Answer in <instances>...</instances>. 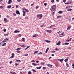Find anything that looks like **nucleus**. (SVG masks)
Wrapping results in <instances>:
<instances>
[{
	"label": "nucleus",
	"mask_w": 74,
	"mask_h": 74,
	"mask_svg": "<svg viewBox=\"0 0 74 74\" xmlns=\"http://www.w3.org/2000/svg\"><path fill=\"white\" fill-rule=\"evenodd\" d=\"M50 10L51 11L53 12V13L54 14V13L56 11V6L55 5H53L51 8Z\"/></svg>",
	"instance_id": "f257e3e1"
},
{
	"label": "nucleus",
	"mask_w": 74,
	"mask_h": 74,
	"mask_svg": "<svg viewBox=\"0 0 74 74\" xmlns=\"http://www.w3.org/2000/svg\"><path fill=\"white\" fill-rule=\"evenodd\" d=\"M37 18H38L39 17V19H41L42 18V15L41 14H37Z\"/></svg>",
	"instance_id": "f03ea898"
},
{
	"label": "nucleus",
	"mask_w": 74,
	"mask_h": 74,
	"mask_svg": "<svg viewBox=\"0 0 74 74\" xmlns=\"http://www.w3.org/2000/svg\"><path fill=\"white\" fill-rule=\"evenodd\" d=\"M9 40V38H6L5 39L2 41V42H6V41H8Z\"/></svg>",
	"instance_id": "7ed1b4c3"
},
{
	"label": "nucleus",
	"mask_w": 74,
	"mask_h": 74,
	"mask_svg": "<svg viewBox=\"0 0 74 74\" xmlns=\"http://www.w3.org/2000/svg\"><path fill=\"white\" fill-rule=\"evenodd\" d=\"M46 32H47V33H52V31H51V30H46Z\"/></svg>",
	"instance_id": "20e7f679"
},
{
	"label": "nucleus",
	"mask_w": 74,
	"mask_h": 74,
	"mask_svg": "<svg viewBox=\"0 0 74 74\" xmlns=\"http://www.w3.org/2000/svg\"><path fill=\"white\" fill-rule=\"evenodd\" d=\"M23 16H25V15H26V12H25L24 11V10H23Z\"/></svg>",
	"instance_id": "39448f33"
},
{
	"label": "nucleus",
	"mask_w": 74,
	"mask_h": 74,
	"mask_svg": "<svg viewBox=\"0 0 74 74\" xmlns=\"http://www.w3.org/2000/svg\"><path fill=\"white\" fill-rule=\"evenodd\" d=\"M12 1L11 0H10L8 1V4H11L12 3Z\"/></svg>",
	"instance_id": "423d86ee"
},
{
	"label": "nucleus",
	"mask_w": 74,
	"mask_h": 74,
	"mask_svg": "<svg viewBox=\"0 0 74 74\" xmlns=\"http://www.w3.org/2000/svg\"><path fill=\"white\" fill-rule=\"evenodd\" d=\"M16 13L17 14H18L19 15H20V13L19 12V11H18L17 10H16Z\"/></svg>",
	"instance_id": "0eeeda50"
},
{
	"label": "nucleus",
	"mask_w": 74,
	"mask_h": 74,
	"mask_svg": "<svg viewBox=\"0 0 74 74\" xmlns=\"http://www.w3.org/2000/svg\"><path fill=\"white\" fill-rule=\"evenodd\" d=\"M60 43L61 42L60 41H59L56 44L57 45H60Z\"/></svg>",
	"instance_id": "6e6552de"
},
{
	"label": "nucleus",
	"mask_w": 74,
	"mask_h": 74,
	"mask_svg": "<svg viewBox=\"0 0 74 74\" xmlns=\"http://www.w3.org/2000/svg\"><path fill=\"white\" fill-rule=\"evenodd\" d=\"M4 21H5V22H8V20L6 18H4Z\"/></svg>",
	"instance_id": "1a4fd4ad"
},
{
	"label": "nucleus",
	"mask_w": 74,
	"mask_h": 74,
	"mask_svg": "<svg viewBox=\"0 0 74 74\" xmlns=\"http://www.w3.org/2000/svg\"><path fill=\"white\" fill-rule=\"evenodd\" d=\"M71 27V26H70L69 27H68V28L67 29V30H70V28Z\"/></svg>",
	"instance_id": "9d476101"
},
{
	"label": "nucleus",
	"mask_w": 74,
	"mask_h": 74,
	"mask_svg": "<svg viewBox=\"0 0 74 74\" xmlns=\"http://www.w3.org/2000/svg\"><path fill=\"white\" fill-rule=\"evenodd\" d=\"M14 33H19L20 32V31H19L18 30H15L14 31Z\"/></svg>",
	"instance_id": "9b49d317"
},
{
	"label": "nucleus",
	"mask_w": 74,
	"mask_h": 74,
	"mask_svg": "<svg viewBox=\"0 0 74 74\" xmlns=\"http://www.w3.org/2000/svg\"><path fill=\"white\" fill-rule=\"evenodd\" d=\"M69 43L65 42V43L63 44L62 45H69Z\"/></svg>",
	"instance_id": "f8f14e48"
},
{
	"label": "nucleus",
	"mask_w": 74,
	"mask_h": 74,
	"mask_svg": "<svg viewBox=\"0 0 74 74\" xmlns=\"http://www.w3.org/2000/svg\"><path fill=\"white\" fill-rule=\"evenodd\" d=\"M40 64L41 65H44L45 64V63H44V62H42L40 63Z\"/></svg>",
	"instance_id": "ddd939ff"
},
{
	"label": "nucleus",
	"mask_w": 74,
	"mask_h": 74,
	"mask_svg": "<svg viewBox=\"0 0 74 74\" xmlns=\"http://www.w3.org/2000/svg\"><path fill=\"white\" fill-rule=\"evenodd\" d=\"M63 12V11H60L58 13V14H62V13Z\"/></svg>",
	"instance_id": "4468645a"
},
{
	"label": "nucleus",
	"mask_w": 74,
	"mask_h": 74,
	"mask_svg": "<svg viewBox=\"0 0 74 74\" xmlns=\"http://www.w3.org/2000/svg\"><path fill=\"white\" fill-rule=\"evenodd\" d=\"M49 49V48H47V49L46 50V51H45L46 53H47L48 52V51Z\"/></svg>",
	"instance_id": "2eb2a0df"
},
{
	"label": "nucleus",
	"mask_w": 74,
	"mask_h": 74,
	"mask_svg": "<svg viewBox=\"0 0 74 74\" xmlns=\"http://www.w3.org/2000/svg\"><path fill=\"white\" fill-rule=\"evenodd\" d=\"M32 71H33L34 72V73H36V71L35 70H34V69H32Z\"/></svg>",
	"instance_id": "dca6fc26"
},
{
	"label": "nucleus",
	"mask_w": 74,
	"mask_h": 74,
	"mask_svg": "<svg viewBox=\"0 0 74 74\" xmlns=\"http://www.w3.org/2000/svg\"><path fill=\"white\" fill-rule=\"evenodd\" d=\"M45 41L46 42H51V41L49 40H45Z\"/></svg>",
	"instance_id": "f3484780"
},
{
	"label": "nucleus",
	"mask_w": 74,
	"mask_h": 74,
	"mask_svg": "<svg viewBox=\"0 0 74 74\" xmlns=\"http://www.w3.org/2000/svg\"><path fill=\"white\" fill-rule=\"evenodd\" d=\"M59 60H60V62H62L63 60H64V59L62 58L61 59H59ZM59 60L58 59V60Z\"/></svg>",
	"instance_id": "a211bd4d"
},
{
	"label": "nucleus",
	"mask_w": 74,
	"mask_h": 74,
	"mask_svg": "<svg viewBox=\"0 0 74 74\" xmlns=\"http://www.w3.org/2000/svg\"><path fill=\"white\" fill-rule=\"evenodd\" d=\"M52 65H50V64H47V66H49V67H51H51H52Z\"/></svg>",
	"instance_id": "6ab92c4d"
},
{
	"label": "nucleus",
	"mask_w": 74,
	"mask_h": 74,
	"mask_svg": "<svg viewBox=\"0 0 74 74\" xmlns=\"http://www.w3.org/2000/svg\"><path fill=\"white\" fill-rule=\"evenodd\" d=\"M22 36V34H20L18 35V37H21Z\"/></svg>",
	"instance_id": "aec40b11"
},
{
	"label": "nucleus",
	"mask_w": 74,
	"mask_h": 74,
	"mask_svg": "<svg viewBox=\"0 0 74 74\" xmlns=\"http://www.w3.org/2000/svg\"><path fill=\"white\" fill-rule=\"evenodd\" d=\"M11 5H8L7 7L8 8H11Z\"/></svg>",
	"instance_id": "412c9836"
},
{
	"label": "nucleus",
	"mask_w": 74,
	"mask_h": 74,
	"mask_svg": "<svg viewBox=\"0 0 74 74\" xmlns=\"http://www.w3.org/2000/svg\"><path fill=\"white\" fill-rule=\"evenodd\" d=\"M16 61L17 62H21V60H16Z\"/></svg>",
	"instance_id": "4be33fe9"
},
{
	"label": "nucleus",
	"mask_w": 74,
	"mask_h": 74,
	"mask_svg": "<svg viewBox=\"0 0 74 74\" xmlns=\"http://www.w3.org/2000/svg\"><path fill=\"white\" fill-rule=\"evenodd\" d=\"M21 49V48H18L16 49V50H20V49Z\"/></svg>",
	"instance_id": "5701e85b"
},
{
	"label": "nucleus",
	"mask_w": 74,
	"mask_h": 74,
	"mask_svg": "<svg viewBox=\"0 0 74 74\" xmlns=\"http://www.w3.org/2000/svg\"><path fill=\"white\" fill-rule=\"evenodd\" d=\"M41 66H40L39 67H37L36 68V69H41Z\"/></svg>",
	"instance_id": "b1692460"
},
{
	"label": "nucleus",
	"mask_w": 74,
	"mask_h": 74,
	"mask_svg": "<svg viewBox=\"0 0 74 74\" xmlns=\"http://www.w3.org/2000/svg\"><path fill=\"white\" fill-rule=\"evenodd\" d=\"M25 12H29V10H28L27 9H25Z\"/></svg>",
	"instance_id": "393cba45"
},
{
	"label": "nucleus",
	"mask_w": 74,
	"mask_h": 74,
	"mask_svg": "<svg viewBox=\"0 0 74 74\" xmlns=\"http://www.w3.org/2000/svg\"><path fill=\"white\" fill-rule=\"evenodd\" d=\"M32 65H34V66H37V64H35L34 63H32Z\"/></svg>",
	"instance_id": "a878e982"
},
{
	"label": "nucleus",
	"mask_w": 74,
	"mask_h": 74,
	"mask_svg": "<svg viewBox=\"0 0 74 74\" xmlns=\"http://www.w3.org/2000/svg\"><path fill=\"white\" fill-rule=\"evenodd\" d=\"M5 45H6V43H4V44L2 45V46H5Z\"/></svg>",
	"instance_id": "bb28decb"
},
{
	"label": "nucleus",
	"mask_w": 74,
	"mask_h": 74,
	"mask_svg": "<svg viewBox=\"0 0 74 74\" xmlns=\"http://www.w3.org/2000/svg\"><path fill=\"white\" fill-rule=\"evenodd\" d=\"M37 36H38L37 35L35 34L32 37H37Z\"/></svg>",
	"instance_id": "cd10ccee"
},
{
	"label": "nucleus",
	"mask_w": 74,
	"mask_h": 74,
	"mask_svg": "<svg viewBox=\"0 0 74 74\" xmlns=\"http://www.w3.org/2000/svg\"><path fill=\"white\" fill-rule=\"evenodd\" d=\"M62 18V17H61V16H57V18Z\"/></svg>",
	"instance_id": "c85d7f7f"
},
{
	"label": "nucleus",
	"mask_w": 74,
	"mask_h": 74,
	"mask_svg": "<svg viewBox=\"0 0 74 74\" xmlns=\"http://www.w3.org/2000/svg\"><path fill=\"white\" fill-rule=\"evenodd\" d=\"M4 36H8V34H4Z\"/></svg>",
	"instance_id": "c756f323"
},
{
	"label": "nucleus",
	"mask_w": 74,
	"mask_h": 74,
	"mask_svg": "<svg viewBox=\"0 0 74 74\" xmlns=\"http://www.w3.org/2000/svg\"><path fill=\"white\" fill-rule=\"evenodd\" d=\"M71 10H72V9H67V11H71Z\"/></svg>",
	"instance_id": "7c9ffc66"
},
{
	"label": "nucleus",
	"mask_w": 74,
	"mask_h": 74,
	"mask_svg": "<svg viewBox=\"0 0 74 74\" xmlns=\"http://www.w3.org/2000/svg\"><path fill=\"white\" fill-rule=\"evenodd\" d=\"M67 61H68V59H66L64 60V62H66Z\"/></svg>",
	"instance_id": "2f4dec72"
},
{
	"label": "nucleus",
	"mask_w": 74,
	"mask_h": 74,
	"mask_svg": "<svg viewBox=\"0 0 74 74\" xmlns=\"http://www.w3.org/2000/svg\"><path fill=\"white\" fill-rule=\"evenodd\" d=\"M69 4H71V1H68Z\"/></svg>",
	"instance_id": "473e14b6"
},
{
	"label": "nucleus",
	"mask_w": 74,
	"mask_h": 74,
	"mask_svg": "<svg viewBox=\"0 0 74 74\" xmlns=\"http://www.w3.org/2000/svg\"><path fill=\"white\" fill-rule=\"evenodd\" d=\"M25 19H29V17H28V16H26L25 17Z\"/></svg>",
	"instance_id": "72a5a7b5"
},
{
	"label": "nucleus",
	"mask_w": 74,
	"mask_h": 74,
	"mask_svg": "<svg viewBox=\"0 0 74 74\" xmlns=\"http://www.w3.org/2000/svg\"><path fill=\"white\" fill-rule=\"evenodd\" d=\"M14 56H12L10 57V58L11 59H12L13 58H14Z\"/></svg>",
	"instance_id": "f704fd0d"
},
{
	"label": "nucleus",
	"mask_w": 74,
	"mask_h": 74,
	"mask_svg": "<svg viewBox=\"0 0 74 74\" xmlns=\"http://www.w3.org/2000/svg\"><path fill=\"white\" fill-rule=\"evenodd\" d=\"M17 52H18V53H20L21 52V51H19L17 50L16 51Z\"/></svg>",
	"instance_id": "c9c22d12"
},
{
	"label": "nucleus",
	"mask_w": 74,
	"mask_h": 74,
	"mask_svg": "<svg viewBox=\"0 0 74 74\" xmlns=\"http://www.w3.org/2000/svg\"><path fill=\"white\" fill-rule=\"evenodd\" d=\"M51 2L52 3H53L54 2V0H51Z\"/></svg>",
	"instance_id": "e433bc0d"
},
{
	"label": "nucleus",
	"mask_w": 74,
	"mask_h": 74,
	"mask_svg": "<svg viewBox=\"0 0 74 74\" xmlns=\"http://www.w3.org/2000/svg\"><path fill=\"white\" fill-rule=\"evenodd\" d=\"M28 74H32V72L30 71H29L28 73Z\"/></svg>",
	"instance_id": "4c0bfd02"
},
{
	"label": "nucleus",
	"mask_w": 74,
	"mask_h": 74,
	"mask_svg": "<svg viewBox=\"0 0 74 74\" xmlns=\"http://www.w3.org/2000/svg\"><path fill=\"white\" fill-rule=\"evenodd\" d=\"M66 67H69V64H68L67 63H66Z\"/></svg>",
	"instance_id": "58836bf2"
},
{
	"label": "nucleus",
	"mask_w": 74,
	"mask_h": 74,
	"mask_svg": "<svg viewBox=\"0 0 74 74\" xmlns=\"http://www.w3.org/2000/svg\"><path fill=\"white\" fill-rule=\"evenodd\" d=\"M47 69L46 67H43L42 68V69H43V70H45V69Z\"/></svg>",
	"instance_id": "ea45409f"
},
{
	"label": "nucleus",
	"mask_w": 74,
	"mask_h": 74,
	"mask_svg": "<svg viewBox=\"0 0 74 74\" xmlns=\"http://www.w3.org/2000/svg\"><path fill=\"white\" fill-rule=\"evenodd\" d=\"M35 8H36V9H37V8H38V6H36Z\"/></svg>",
	"instance_id": "a19ab883"
},
{
	"label": "nucleus",
	"mask_w": 74,
	"mask_h": 74,
	"mask_svg": "<svg viewBox=\"0 0 74 74\" xmlns=\"http://www.w3.org/2000/svg\"><path fill=\"white\" fill-rule=\"evenodd\" d=\"M28 55V54H25L24 56H27Z\"/></svg>",
	"instance_id": "79ce46f5"
},
{
	"label": "nucleus",
	"mask_w": 74,
	"mask_h": 74,
	"mask_svg": "<svg viewBox=\"0 0 74 74\" xmlns=\"http://www.w3.org/2000/svg\"><path fill=\"white\" fill-rule=\"evenodd\" d=\"M18 64H17V63H16L15 64V66H18Z\"/></svg>",
	"instance_id": "37998d69"
},
{
	"label": "nucleus",
	"mask_w": 74,
	"mask_h": 74,
	"mask_svg": "<svg viewBox=\"0 0 74 74\" xmlns=\"http://www.w3.org/2000/svg\"><path fill=\"white\" fill-rule=\"evenodd\" d=\"M13 15H14V16H16V14L15 13H14Z\"/></svg>",
	"instance_id": "c03bdc74"
},
{
	"label": "nucleus",
	"mask_w": 74,
	"mask_h": 74,
	"mask_svg": "<svg viewBox=\"0 0 74 74\" xmlns=\"http://www.w3.org/2000/svg\"><path fill=\"white\" fill-rule=\"evenodd\" d=\"M3 31L4 32H6V29H4Z\"/></svg>",
	"instance_id": "a18cd8bd"
},
{
	"label": "nucleus",
	"mask_w": 74,
	"mask_h": 74,
	"mask_svg": "<svg viewBox=\"0 0 74 74\" xmlns=\"http://www.w3.org/2000/svg\"><path fill=\"white\" fill-rule=\"evenodd\" d=\"M63 1L64 3H65L66 1V0H63Z\"/></svg>",
	"instance_id": "49530a36"
},
{
	"label": "nucleus",
	"mask_w": 74,
	"mask_h": 74,
	"mask_svg": "<svg viewBox=\"0 0 74 74\" xmlns=\"http://www.w3.org/2000/svg\"><path fill=\"white\" fill-rule=\"evenodd\" d=\"M44 5H45V6H47V3H44Z\"/></svg>",
	"instance_id": "de8ad7c7"
},
{
	"label": "nucleus",
	"mask_w": 74,
	"mask_h": 74,
	"mask_svg": "<svg viewBox=\"0 0 74 74\" xmlns=\"http://www.w3.org/2000/svg\"><path fill=\"white\" fill-rule=\"evenodd\" d=\"M69 4V2H67L65 4Z\"/></svg>",
	"instance_id": "09e8293b"
},
{
	"label": "nucleus",
	"mask_w": 74,
	"mask_h": 74,
	"mask_svg": "<svg viewBox=\"0 0 74 74\" xmlns=\"http://www.w3.org/2000/svg\"><path fill=\"white\" fill-rule=\"evenodd\" d=\"M55 51H58V49L57 48H56L55 49Z\"/></svg>",
	"instance_id": "8fccbe9b"
},
{
	"label": "nucleus",
	"mask_w": 74,
	"mask_h": 74,
	"mask_svg": "<svg viewBox=\"0 0 74 74\" xmlns=\"http://www.w3.org/2000/svg\"><path fill=\"white\" fill-rule=\"evenodd\" d=\"M38 62H39V61H38V60H36V62L37 63H38Z\"/></svg>",
	"instance_id": "3c124183"
},
{
	"label": "nucleus",
	"mask_w": 74,
	"mask_h": 74,
	"mask_svg": "<svg viewBox=\"0 0 74 74\" xmlns=\"http://www.w3.org/2000/svg\"><path fill=\"white\" fill-rule=\"evenodd\" d=\"M12 56H14V53H12Z\"/></svg>",
	"instance_id": "603ef678"
},
{
	"label": "nucleus",
	"mask_w": 74,
	"mask_h": 74,
	"mask_svg": "<svg viewBox=\"0 0 74 74\" xmlns=\"http://www.w3.org/2000/svg\"><path fill=\"white\" fill-rule=\"evenodd\" d=\"M52 27V25H51V26H50V27H49V28H52V27Z\"/></svg>",
	"instance_id": "864d4df0"
},
{
	"label": "nucleus",
	"mask_w": 74,
	"mask_h": 74,
	"mask_svg": "<svg viewBox=\"0 0 74 74\" xmlns=\"http://www.w3.org/2000/svg\"><path fill=\"white\" fill-rule=\"evenodd\" d=\"M0 8H3V6H0Z\"/></svg>",
	"instance_id": "5fc2aeb1"
},
{
	"label": "nucleus",
	"mask_w": 74,
	"mask_h": 74,
	"mask_svg": "<svg viewBox=\"0 0 74 74\" xmlns=\"http://www.w3.org/2000/svg\"><path fill=\"white\" fill-rule=\"evenodd\" d=\"M17 1H18V2H20L21 1V0H17Z\"/></svg>",
	"instance_id": "6e6d98bb"
},
{
	"label": "nucleus",
	"mask_w": 74,
	"mask_h": 74,
	"mask_svg": "<svg viewBox=\"0 0 74 74\" xmlns=\"http://www.w3.org/2000/svg\"><path fill=\"white\" fill-rule=\"evenodd\" d=\"M39 54H40V55H42V53L41 52H40L39 53Z\"/></svg>",
	"instance_id": "4d7b16f0"
},
{
	"label": "nucleus",
	"mask_w": 74,
	"mask_h": 74,
	"mask_svg": "<svg viewBox=\"0 0 74 74\" xmlns=\"http://www.w3.org/2000/svg\"><path fill=\"white\" fill-rule=\"evenodd\" d=\"M3 0H0V3H2V2H1V1H3Z\"/></svg>",
	"instance_id": "13d9d810"
},
{
	"label": "nucleus",
	"mask_w": 74,
	"mask_h": 74,
	"mask_svg": "<svg viewBox=\"0 0 74 74\" xmlns=\"http://www.w3.org/2000/svg\"><path fill=\"white\" fill-rule=\"evenodd\" d=\"M3 44V43H2V42H1L0 43V45H1V44Z\"/></svg>",
	"instance_id": "bf43d9fd"
},
{
	"label": "nucleus",
	"mask_w": 74,
	"mask_h": 74,
	"mask_svg": "<svg viewBox=\"0 0 74 74\" xmlns=\"http://www.w3.org/2000/svg\"><path fill=\"white\" fill-rule=\"evenodd\" d=\"M12 61H10V62H9V63H10V64H11V63H12Z\"/></svg>",
	"instance_id": "052dcab7"
},
{
	"label": "nucleus",
	"mask_w": 74,
	"mask_h": 74,
	"mask_svg": "<svg viewBox=\"0 0 74 74\" xmlns=\"http://www.w3.org/2000/svg\"><path fill=\"white\" fill-rule=\"evenodd\" d=\"M71 39H72V38H70L69 39V40H70L69 41H71Z\"/></svg>",
	"instance_id": "680f3d73"
},
{
	"label": "nucleus",
	"mask_w": 74,
	"mask_h": 74,
	"mask_svg": "<svg viewBox=\"0 0 74 74\" xmlns=\"http://www.w3.org/2000/svg\"><path fill=\"white\" fill-rule=\"evenodd\" d=\"M32 62H34V63H35V61L34 60H33Z\"/></svg>",
	"instance_id": "e2e57ef3"
},
{
	"label": "nucleus",
	"mask_w": 74,
	"mask_h": 74,
	"mask_svg": "<svg viewBox=\"0 0 74 74\" xmlns=\"http://www.w3.org/2000/svg\"><path fill=\"white\" fill-rule=\"evenodd\" d=\"M69 41H70V40H66V42H69Z\"/></svg>",
	"instance_id": "0e129e2a"
},
{
	"label": "nucleus",
	"mask_w": 74,
	"mask_h": 74,
	"mask_svg": "<svg viewBox=\"0 0 74 74\" xmlns=\"http://www.w3.org/2000/svg\"><path fill=\"white\" fill-rule=\"evenodd\" d=\"M29 47H30V46H28L27 47V48L28 49L29 48Z\"/></svg>",
	"instance_id": "69168bd1"
},
{
	"label": "nucleus",
	"mask_w": 74,
	"mask_h": 74,
	"mask_svg": "<svg viewBox=\"0 0 74 74\" xmlns=\"http://www.w3.org/2000/svg\"><path fill=\"white\" fill-rule=\"evenodd\" d=\"M60 32H61V31H59V32H58V34H59V33H60Z\"/></svg>",
	"instance_id": "338daca9"
},
{
	"label": "nucleus",
	"mask_w": 74,
	"mask_h": 74,
	"mask_svg": "<svg viewBox=\"0 0 74 74\" xmlns=\"http://www.w3.org/2000/svg\"><path fill=\"white\" fill-rule=\"evenodd\" d=\"M36 51H35V52L34 53V54H36Z\"/></svg>",
	"instance_id": "774afa93"
}]
</instances>
